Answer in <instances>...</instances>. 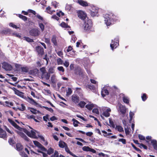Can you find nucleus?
<instances>
[{
	"mask_svg": "<svg viewBox=\"0 0 157 157\" xmlns=\"http://www.w3.org/2000/svg\"><path fill=\"white\" fill-rule=\"evenodd\" d=\"M8 121L13 126L17 129V130L16 131V132L22 138H23L25 140L27 141H29V139L25 135V134L23 133V132L25 133L29 137L33 138L35 137L36 133L35 130L30 127H29L31 129V130L30 131H29L25 129L20 127L12 120L9 119H8Z\"/></svg>",
	"mask_w": 157,
	"mask_h": 157,
	"instance_id": "obj_1",
	"label": "nucleus"
},
{
	"mask_svg": "<svg viewBox=\"0 0 157 157\" xmlns=\"http://www.w3.org/2000/svg\"><path fill=\"white\" fill-rule=\"evenodd\" d=\"M84 30L86 32H88L91 30L92 27V23L90 19L86 20L84 24Z\"/></svg>",
	"mask_w": 157,
	"mask_h": 157,
	"instance_id": "obj_2",
	"label": "nucleus"
},
{
	"mask_svg": "<svg viewBox=\"0 0 157 157\" xmlns=\"http://www.w3.org/2000/svg\"><path fill=\"white\" fill-rule=\"evenodd\" d=\"M103 16L105 18V23L107 26H109L113 23V18H112V16H113V14H105Z\"/></svg>",
	"mask_w": 157,
	"mask_h": 157,
	"instance_id": "obj_3",
	"label": "nucleus"
},
{
	"mask_svg": "<svg viewBox=\"0 0 157 157\" xmlns=\"http://www.w3.org/2000/svg\"><path fill=\"white\" fill-rule=\"evenodd\" d=\"M77 13L78 17L82 20H84L88 19L86 13L82 10H78Z\"/></svg>",
	"mask_w": 157,
	"mask_h": 157,
	"instance_id": "obj_4",
	"label": "nucleus"
},
{
	"mask_svg": "<svg viewBox=\"0 0 157 157\" xmlns=\"http://www.w3.org/2000/svg\"><path fill=\"white\" fill-rule=\"evenodd\" d=\"M103 110L102 115L106 117H108L109 116L110 113L111 111V110L110 108L103 107L102 108Z\"/></svg>",
	"mask_w": 157,
	"mask_h": 157,
	"instance_id": "obj_5",
	"label": "nucleus"
},
{
	"mask_svg": "<svg viewBox=\"0 0 157 157\" xmlns=\"http://www.w3.org/2000/svg\"><path fill=\"white\" fill-rule=\"evenodd\" d=\"M118 110L119 112L121 113V114L124 115L126 112V108L121 104L118 103L117 105Z\"/></svg>",
	"mask_w": 157,
	"mask_h": 157,
	"instance_id": "obj_6",
	"label": "nucleus"
},
{
	"mask_svg": "<svg viewBox=\"0 0 157 157\" xmlns=\"http://www.w3.org/2000/svg\"><path fill=\"white\" fill-rule=\"evenodd\" d=\"M74 1L83 7H85L87 6H89V4L86 1H84L83 0H75Z\"/></svg>",
	"mask_w": 157,
	"mask_h": 157,
	"instance_id": "obj_7",
	"label": "nucleus"
},
{
	"mask_svg": "<svg viewBox=\"0 0 157 157\" xmlns=\"http://www.w3.org/2000/svg\"><path fill=\"white\" fill-rule=\"evenodd\" d=\"M115 41L112 40V43L110 44V47L112 50H113L114 48H116L118 45V39L116 38L115 39Z\"/></svg>",
	"mask_w": 157,
	"mask_h": 157,
	"instance_id": "obj_8",
	"label": "nucleus"
},
{
	"mask_svg": "<svg viewBox=\"0 0 157 157\" xmlns=\"http://www.w3.org/2000/svg\"><path fill=\"white\" fill-rule=\"evenodd\" d=\"M33 142L35 145L40 148L41 150L46 151L47 149L39 142L37 141H33Z\"/></svg>",
	"mask_w": 157,
	"mask_h": 157,
	"instance_id": "obj_9",
	"label": "nucleus"
},
{
	"mask_svg": "<svg viewBox=\"0 0 157 157\" xmlns=\"http://www.w3.org/2000/svg\"><path fill=\"white\" fill-rule=\"evenodd\" d=\"M30 35L33 36H37L40 34L39 30L37 29H33L30 31Z\"/></svg>",
	"mask_w": 157,
	"mask_h": 157,
	"instance_id": "obj_10",
	"label": "nucleus"
},
{
	"mask_svg": "<svg viewBox=\"0 0 157 157\" xmlns=\"http://www.w3.org/2000/svg\"><path fill=\"white\" fill-rule=\"evenodd\" d=\"M2 67L7 71H10L12 69V66L10 64L6 63H3Z\"/></svg>",
	"mask_w": 157,
	"mask_h": 157,
	"instance_id": "obj_11",
	"label": "nucleus"
},
{
	"mask_svg": "<svg viewBox=\"0 0 157 157\" xmlns=\"http://www.w3.org/2000/svg\"><path fill=\"white\" fill-rule=\"evenodd\" d=\"M36 49L38 54L42 56L44 54V50L42 47L38 46L36 47Z\"/></svg>",
	"mask_w": 157,
	"mask_h": 157,
	"instance_id": "obj_12",
	"label": "nucleus"
},
{
	"mask_svg": "<svg viewBox=\"0 0 157 157\" xmlns=\"http://www.w3.org/2000/svg\"><path fill=\"white\" fill-rule=\"evenodd\" d=\"M26 100L30 104L34 105H36L37 103L33 98L29 97H28L26 99Z\"/></svg>",
	"mask_w": 157,
	"mask_h": 157,
	"instance_id": "obj_13",
	"label": "nucleus"
},
{
	"mask_svg": "<svg viewBox=\"0 0 157 157\" xmlns=\"http://www.w3.org/2000/svg\"><path fill=\"white\" fill-rule=\"evenodd\" d=\"M72 100L75 103H78L79 101L78 97L75 94L73 95L72 96Z\"/></svg>",
	"mask_w": 157,
	"mask_h": 157,
	"instance_id": "obj_14",
	"label": "nucleus"
},
{
	"mask_svg": "<svg viewBox=\"0 0 157 157\" xmlns=\"http://www.w3.org/2000/svg\"><path fill=\"white\" fill-rule=\"evenodd\" d=\"M101 94L102 96L104 97L105 95H108L109 94V92L107 90L104 88L102 90Z\"/></svg>",
	"mask_w": 157,
	"mask_h": 157,
	"instance_id": "obj_15",
	"label": "nucleus"
},
{
	"mask_svg": "<svg viewBox=\"0 0 157 157\" xmlns=\"http://www.w3.org/2000/svg\"><path fill=\"white\" fill-rule=\"evenodd\" d=\"M50 76V74L47 72L46 74L43 75H41V78L42 79L44 78L46 80H48L49 79Z\"/></svg>",
	"mask_w": 157,
	"mask_h": 157,
	"instance_id": "obj_16",
	"label": "nucleus"
},
{
	"mask_svg": "<svg viewBox=\"0 0 157 157\" xmlns=\"http://www.w3.org/2000/svg\"><path fill=\"white\" fill-rule=\"evenodd\" d=\"M65 151L68 153H69L71 155H72V156L74 157H78V156H76L75 155L73 154L71 152L68 147H67V145L65 147Z\"/></svg>",
	"mask_w": 157,
	"mask_h": 157,
	"instance_id": "obj_17",
	"label": "nucleus"
},
{
	"mask_svg": "<svg viewBox=\"0 0 157 157\" xmlns=\"http://www.w3.org/2000/svg\"><path fill=\"white\" fill-rule=\"evenodd\" d=\"M51 81L52 83H55L56 82L57 79L55 75H52L51 78Z\"/></svg>",
	"mask_w": 157,
	"mask_h": 157,
	"instance_id": "obj_18",
	"label": "nucleus"
},
{
	"mask_svg": "<svg viewBox=\"0 0 157 157\" xmlns=\"http://www.w3.org/2000/svg\"><path fill=\"white\" fill-rule=\"evenodd\" d=\"M151 143H152V145L154 147V148L155 150H157V141L155 140H151Z\"/></svg>",
	"mask_w": 157,
	"mask_h": 157,
	"instance_id": "obj_19",
	"label": "nucleus"
},
{
	"mask_svg": "<svg viewBox=\"0 0 157 157\" xmlns=\"http://www.w3.org/2000/svg\"><path fill=\"white\" fill-rule=\"evenodd\" d=\"M46 151H47V154L48 155H52V154L54 153V149L53 148L51 147H50L49 148L48 150H47Z\"/></svg>",
	"mask_w": 157,
	"mask_h": 157,
	"instance_id": "obj_20",
	"label": "nucleus"
},
{
	"mask_svg": "<svg viewBox=\"0 0 157 157\" xmlns=\"http://www.w3.org/2000/svg\"><path fill=\"white\" fill-rule=\"evenodd\" d=\"M59 146L62 148L65 147L67 146L66 144L62 141H59Z\"/></svg>",
	"mask_w": 157,
	"mask_h": 157,
	"instance_id": "obj_21",
	"label": "nucleus"
},
{
	"mask_svg": "<svg viewBox=\"0 0 157 157\" xmlns=\"http://www.w3.org/2000/svg\"><path fill=\"white\" fill-rule=\"evenodd\" d=\"M52 41L55 46L57 45V43L56 40V37L55 36H53L52 38Z\"/></svg>",
	"mask_w": 157,
	"mask_h": 157,
	"instance_id": "obj_22",
	"label": "nucleus"
},
{
	"mask_svg": "<svg viewBox=\"0 0 157 157\" xmlns=\"http://www.w3.org/2000/svg\"><path fill=\"white\" fill-rule=\"evenodd\" d=\"M10 32V30L8 29H3L1 32V33L2 34H6Z\"/></svg>",
	"mask_w": 157,
	"mask_h": 157,
	"instance_id": "obj_23",
	"label": "nucleus"
},
{
	"mask_svg": "<svg viewBox=\"0 0 157 157\" xmlns=\"http://www.w3.org/2000/svg\"><path fill=\"white\" fill-rule=\"evenodd\" d=\"M123 100L124 102L128 104L129 102V99L128 97H126L124 95L123 97Z\"/></svg>",
	"mask_w": 157,
	"mask_h": 157,
	"instance_id": "obj_24",
	"label": "nucleus"
},
{
	"mask_svg": "<svg viewBox=\"0 0 157 157\" xmlns=\"http://www.w3.org/2000/svg\"><path fill=\"white\" fill-rule=\"evenodd\" d=\"M16 148L17 150L20 151L23 149V146L20 144L17 143L16 145Z\"/></svg>",
	"mask_w": 157,
	"mask_h": 157,
	"instance_id": "obj_25",
	"label": "nucleus"
},
{
	"mask_svg": "<svg viewBox=\"0 0 157 157\" xmlns=\"http://www.w3.org/2000/svg\"><path fill=\"white\" fill-rule=\"evenodd\" d=\"M90 14L92 17H94L96 16H98V12L97 10H91L90 12Z\"/></svg>",
	"mask_w": 157,
	"mask_h": 157,
	"instance_id": "obj_26",
	"label": "nucleus"
},
{
	"mask_svg": "<svg viewBox=\"0 0 157 157\" xmlns=\"http://www.w3.org/2000/svg\"><path fill=\"white\" fill-rule=\"evenodd\" d=\"M94 105L93 104H87L86 106V107L89 110H91L94 107Z\"/></svg>",
	"mask_w": 157,
	"mask_h": 157,
	"instance_id": "obj_27",
	"label": "nucleus"
},
{
	"mask_svg": "<svg viewBox=\"0 0 157 157\" xmlns=\"http://www.w3.org/2000/svg\"><path fill=\"white\" fill-rule=\"evenodd\" d=\"M51 157H59V153L57 151H55L54 153L51 155Z\"/></svg>",
	"mask_w": 157,
	"mask_h": 157,
	"instance_id": "obj_28",
	"label": "nucleus"
},
{
	"mask_svg": "<svg viewBox=\"0 0 157 157\" xmlns=\"http://www.w3.org/2000/svg\"><path fill=\"white\" fill-rule=\"evenodd\" d=\"M72 121H73V124L75 127H77L78 126V124L79 123V122L77 120L75 119H73Z\"/></svg>",
	"mask_w": 157,
	"mask_h": 157,
	"instance_id": "obj_29",
	"label": "nucleus"
},
{
	"mask_svg": "<svg viewBox=\"0 0 157 157\" xmlns=\"http://www.w3.org/2000/svg\"><path fill=\"white\" fill-rule=\"evenodd\" d=\"M51 4L52 6H54L55 8H56L58 6L59 3L55 1H54L52 2Z\"/></svg>",
	"mask_w": 157,
	"mask_h": 157,
	"instance_id": "obj_30",
	"label": "nucleus"
},
{
	"mask_svg": "<svg viewBox=\"0 0 157 157\" xmlns=\"http://www.w3.org/2000/svg\"><path fill=\"white\" fill-rule=\"evenodd\" d=\"M15 92L16 94L21 97H22L23 96V93L19 91L18 90H15Z\"/></svg>",
	"mask_w": 157,
	"mask_h": 157,
	"instance_id": "obj_31",
	"label": "nucleus"
},
{
	"mask_svg": "<svg viewBox=\"0 0 157 157\" xmlns=\"http://www.w3.org/2000/svg\"><path fill=\"white\" fill-rule=\"evenodd\" d=\"M18 109L21 111H23L25 109V107L23 104H21V106L18 108Z\"/></svg>",
	"mask_w": 157,
	"mask_h": 157,
	"instance_id": "obj_32",
	"label": "nucleus"
},
{
	"mask_svg": "<svg viewBox=\"0 0 157 157\" xmlns=\"http://www.w3.org/2000/svg\"><path fill=\"white\" fill-rule=\"evenodd\" d=\"M40 71L41 73V75H43L47 72L45 68L44 67L40 68Z\"/></svg>",
	"mask_w": 157,
	"mask_h": 157,
	"instance_id": "obj_33",
	"label": "nucleus"
},
{
	"mask_svg": "<svg viewBox=\"0 0 157 157\" xmlns=\"http://www.w3.org/2000/svg\"><path fill=\"white\" fill-rule=\"evenodd\" d=\"M116 128L120 132H124L123 128L120 126H117Z\"/></svg>",
	"mask_w": 157,
	"mask_h": 157,
	"instance_id": "obj_34",
	"label": "nucleus"
},
{
	"mask_svg": "<svg viewBox=\"0 0 157 157\" xmlns=\"http://www.w3.org/2000/svg\"><path fill=\"white\" fill-rule=\"evenodd\" d=\"M5 103L6 104L5 106H6L10 107L13 105V103L12 102H9L8 101H6L5 102Z\"/></svg>",
	"mask_w": 157,
	"mask_h": 157,
	"instance_id": "obj_35",
	"label": "nucleus"
},
{
	"mask_svg": "<svg viewBox=\"0 0 157 157\" xmlns=\"http://www.w3.org/2000/svg\"><path fill=\"white\" fill-rule=\"evenodd\" d=\"M6 75H8L10 77H11V78L13 79V80L14 81H17V78L16 77H13V75L10 74H6Z\"/></svg>",
	"mask_w": 157,
	"mask_h": 157,
	"instance_id": "obj_36",
	"label": "nucleus"
},
{
	"mask_svg": "<svg viewBox=\"0 0 157 157\" xmlns=\"http://www.w3.org/2000/svg\"><path fill=\"white\" fill-rule=\"evenodd\" d=\"M60 25L63 27L65 28H70V26L64 22H62L60 24Z\"/></svg>",
	"mask_w": 157,
	"mask_h": 157,
	"instance_id": "obj_37",
	"label": "nucleus"
},
{
	"mask_svg": "<svg viewBox=\"0 0 157 157\" xmlns=\"http://www.w3.org/2000/svg\"><path fill=\"white\" fill-rule=\"evenodd\" d=\"M18 16L21 18L22 19V20H24V21H26L27 20V17L23 15H22L20 14H18Z\"/></svg>",
	"mask_w": 157,
	"mask_h": 157,
	"instance_id": "obj_38",
	"label": "nucleus"
},
{
	"mask_svg": "<svg viewBox=\"0 0 157 157\" xmlns=\"http://www.w3.org/2000/svg\"><path fill=\"white\" fill-rule=\"evenodd\" d=\"M57 62L58 65H62L63 63V61L60 58H58L57 59Z\"/></svg>",
	"mask_w": 157,
	"mask_h": 157,
	"instance_id": "obj_39",
	"label": "nucleus"
},
{
	"mask_svg": "<svg viewBox=\"0 0 157 157\" xmlns=\"http://www.w3.org/2000/svg\"><path fill=\"white\" fill-rule=\"evenodd\" d=\"M72 7L71 5L67 4L65 7L66 10H71L72 9Z\"/></svg>",
	"mask_w": 157,
	"mask_h": 157,
	"instance_id": "obj_40",
	"label": "nucleus"
},
{
	"mask_svg": "<svg viewBox=\"0 0 157 157\" xmlns=\"http://www.w3.org/2000/svg\"><path fill=\"white\" fill-rule=\"evenodd\" d=\"M90 148L88 146H84L82 147V150L85 151H89Z\"/></svg>",
	"mask_w": 157,
	"mask_h": 157,
	"instance_id": "obj_41",
	"label": "nucleus"
},
{
	"mask_svg": "<svg viewBox=\"0 0 157 157\" xmlns=\"http://www.w3.org/2000/svg\"><path fill=\"white\" fill-rule=\"evenodd\" d=\"M39 26L41 29V31L43 32L44 30V25L42 23H39Z\"/></svg>",
	"mask_w": 157,
	"mask_h": 157,
	"instance_id": "obj_42",
	"label": "nucleus"
},
{
	"mask_svg": "<svg viewBox=\"0 0 157 157\" xmlns=\"http://www.w3.org/2000/svg\"><path fill=\"white\" fill-rule=\"evenodd\" d=\"M72 91L70 88H68L67 90V95H70L72 93Z\"/></svg>",
	"mask_w": 157,
	"mask_h": 157,
	"instance_id": "obj_43",
	"label": "nucleus"
},
{
	"mask_svg": "<svg viewBox=\"0 0 157 157\" xmlns=\"http://www.w3.org/2000/svg\"><path fill=\"white\" fill-rule=\"evenodd\" d=\"M85 104V103L84 101H81L78 104L79 105L81 108L84 107Z\"/></svg>",
	"mask_w": 157,
	"mask_h": 157,
	"instance_id": "obj_44",
	"label": "nucleus"
},
{
	"mask_svg": "<svg viewBox=\"0 0 157 157\" xmlns=\"http://www.w3.org/2000/svg\"><path fill=\"white\" fill-rule=\"evenodd\" d=\"M12 34H13V36H15L19 38H20L21 37V36L20 34L17 33H16V32L13 33Z\"/></svg>",
	"mask_w": 157,
	"mask_h": 157,
	"instance_id": "obj_45",
	"label": "nucleus"
},
{
	"mask_svg": "<svg viewBox=\"0 0 157 157\" xmlns=\"http://www.w3.org/2000/svg\"><path fill=\"white\" fill-rule=\"evenodd\" d=\"M139 147L141 148H143L145 149H147V146L142 144H140L139 146Z\"/></svg>",
	"mask_w": 157,
	"mask_h": 157,
	"instance_id": "obj_46",
	"label": "nucleus"
},
{
	"mask_svg": "<svg viewBox=\"0 0 157 157\" xmlns=\"http://www.w3.org/2000/svg\"><path fill=\"white\" fill-rule=\"evenodd\" d=\"M9 26L11 27H12L14 28H15V29H17L18 28V27H17V26L15 25V24H13V23H10L9 24Z\"/></svg>",
	"mask_w": 157,
	"mask_h": 157,
	"instance_id": "obj_47",
	"label": "nucleus"
},
{
	"mask_svg": "<svg viewBox=\"0 0 157 157\" xmlns=\"http://www.w3.org/2000/svg\"><path fill=\"white\" fill-rule=\"evenodd\" d=\"M21 69L23 71L27 72L28 71V68L27 67H21Z\"/></svg>",
	"mask_w": 157,
	"mask_h": 157,
	"instance_id": "obj_48",
	"label": "nucleus"
},
{
	"mask_svg": "<svg viewBox=\"0 0 157 157\" xmlns=\"http://www.w3.org/2000/svg\"><path fill=\"white\" fill-rule=\"evenodd\" d=\"M90 7H91V9H92V10H98L99 8H98V7L95 6L94 5H90Z\"/></svg>",
	"mask_w": 157,
	"mask_h": 157,
	"instance_id": "obj_49",
	"label": "nucleus"
},
{
	"mask_svg": "<svg viewBox=\"0 0 157 157\" xmlns=\"http://www.w3.org/2000/svg\"><path fill=\"white\" fill-rule=\"evenodd\" d=\"M118 141L121 142L124 144H125L126 143V140L124 139H119Z\"/></svg>",
	"mask_w": 157,
	"mask_h": 157,
	"instance_id": "obj_50",
	"label": "nucleus"
},
{
	"mask_svg": "<svg viewBox=\"0 0 157 157\" xmlns=\"http://www.w3.org/2000/svg\"><path fill=\"white\" fill-rule=\"evenodd\" d=\"M44 108L45 109L50 112L51 113H53V110L51 108H49L46 106L44 107Z\"/></svg>",
	"mask_w": 157,
	"mask_h": 157,
	"instance_id": "obj_51",
	"label": "nucleus"
},
{
	"mask_svg": "<svg viewBox=\"0 0 157 157\" xmlns=\"http://www.w3.org/2000/svg\"><path fill=\"white\" fill-rule=\"evenodd\" d=\"M20 155L22 157H27V155L24 152H20Z\"/></svg>",
	"mask_w": 157,
	"mask_h": 157,
	"instance_id": "obj_52",
	"label": "nucleus"
},
{
	"mask_svg": "<svg viewBox=\"0 0 157 157\" xmlns=\"http://www.w3.org/2000/svg\"><path fill=\"white\" fill-rule=\"evenodd\" d=\"M92 112L94 113H95L96 114H99V112L98 109H94L92 110Z\"/></svg>",
	"mask_w": 157,
	"mask_h": 157,
	"instance_id": "obj_53",
	"label": "nucleus"
},
{
	"mask_svg": "<svg viewBox=\"0 0 157 157\" xmlns=\"http://www.w3.org/2000/svg\"><path fill=\"white\" fill-rule=\"evenodd\" d=\"M58 70L59 71H62L63 72L64 71V69L62 66L59 67H57Z\"/></svg>",
	"mask_w": 157,
	"mask_h": 157,
	"instance_id": "obj_54",
	"label": "nucleus"
},
{
	"mask_svg": "<svg viewBox=\"0 0 157 157\" xmlns=\"http://www.w3.org/2000/svg\"><path fill=\"white\" fill-rule=\"evenodd\" d=\"M25 40L28 42H32L33 41L32 39L27 37H24Z\"/></svg>",
	"mask_w": 157,
	"mask_h": 157,
	"instance_id": "obj_55",
	"label": "nucleus"
},
{
	"mask_svg": "<svg viewBox=\"0 0 157 157\" xmlns=\"http://www.w3.org/2000/svg\"><path fill=\"white\" fill-rule=\"evenodd\" d=\"M57 54L61 57H63V53L61 51H59L57 52Z\"/></svg>",
	"mask_w": 157,
	"mask_h": 157,
	"instance_id": "obj_56",
	"label": "nucleus"
},
{
	"mask_svg": "<svg viewBox=\"0 0 157 157\" xmlns=\"http://www.w3.org/2000/svg\"><path fill=\"white\" fill-rule=\"evenodd\" d=\"M9 142L10 145H13L14 143V141L12 138L9 139Z\"/></svg>",
	"mask_w": 157,
	"mask_h": 157,
	"instance_id": "obj_57",
	"label": "nucleus"
},
{
	"mask_svg": "<svg viewBox=\"0 0 157 157\" xmlns=\"http://www.w3.org/2000/svg\"><path fill=\"white\" fill-rule=\"evenodd\" d=\"M141 97L142 100L144 101L147 99L146 94H144Z\"/></svg>",
	"mask_w": 157,
	"mask_h": 157,
	"instance_id": "obj_58",
	"label": "nucleus"
},
{
	"mask_svg": "<svg viewBox=\"0 0 157 157\" xmlns=\"http://www.w3.org/2000/svg\"><path fill=\"white\" fill-rule=\"evenodd\" d=\"M125 132L126 135H128L129 134V128H125Z\"/></svg>",
	"mask_w": 157,
	"mask_h": 157,
	"instance_id": "obj_59",
	"label": "nucleus"
},
{
	"mask_svg": "<svg viewBox=\"0 0 157 157\" xmlns=\"http://www.w3.org/2000/svg\"><path fill=\"white\" fill-rule=\"evenodd\" d=\"M63 65L66 67H68L69 63L68 61H66L63 63Z\"/></svg>",
	"mask_w": 157,
	"mask_h": 157,
	"instance_id": "obj_60",
	"label": "nucleus"
},
{
	"mask_svg": "<svg viewBox=\"0 0 157 157\" xmlns=\"http://www.w3.org/2000/svg\"><path fill=\"white\" fill-rule=\"evenodd\" d=\"M138 137L139 139H140V140H144L145 139V137L142 135H139Z\"/></svg>",
	"mask_w": 157,
	"mask_h": 157,
	"instance_id": "obj_61",
	"label": "nucleus"
},
{
	"mask_svg": "<svg viewBox=\"0 0 157 157\" xmlns=\"http://www.w3.org/2000/svg\"><path fill=\"white\" fill-rule=\"evenodd\" d=\"M134 114L132 112H130L129 113V116L130 118V120H131L134 116Z\"/></svg>",
	"mask_w": 157,
	"mask_h": 157,
	"instance_id": "obj_62",
	"label": "nucleus"
},
{
	"mask_svg": "<svg viewBox=\"0 0 157 157\" xmlns=\"http://www.w3.org/2000/svg\"><path fill=\"white\" fill-rule=\"evenodd\" d=\"M46 3L47 1L45 0H44L43 1H42L40 2V4L43 6H46V5H45L46 4Z\"/></svg>",
	"mask_w": 157,
	"mask_h": 157,
	"instance_id": "obj_63",
	"label": "nucleus"
},
{
	"mask_svg": "<svg viewBox=\"0 0 157 157\" xmlns=\"http://www.w3.org/2000/svg\"><path fill=\"white\" fill-rule=\"evenodd\" d=\"M109 123L111 126L113 127H114L115 125L114 124L113 121L111 120L110 119L109 120Z\"/></svg>",
	"mask_w": 157,
	"mask_h": 157,
	"instance_id": "obj_64",
	"label": "nucleus"
}]
</instances>
